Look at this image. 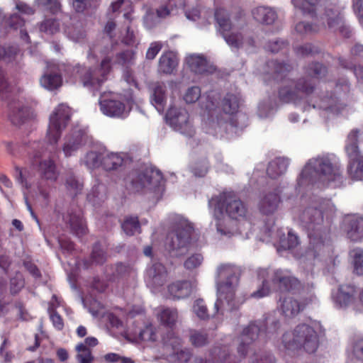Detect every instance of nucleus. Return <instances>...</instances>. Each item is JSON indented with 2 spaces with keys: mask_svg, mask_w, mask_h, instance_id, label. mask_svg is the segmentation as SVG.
I'll list each match as a JSON object with an SVG mask.
<instances>
[{
  "mask_svg": "<svg viewBox=\"0 0 363 363\" xmlns=\"http://www.w3.org/2000/svg\"><path fill=\"white\" fill-rule=\"evenodd\" d=\"M59 306L60 301L55 296H53L50 305L48 308V312L55 328H56L57 330H62L64 325L62 319L57 313L54 311V308Z\"/></svg>",
  "mask_w": 363,
  "mask_h": 363,
  "instance_id": "nucleus-50",
  "label": "nucleus"
},
{
  "mask_svg": "<svg viewBox=\"0 0 363 363\" xmlns=\"http://www.w3.org/2000/svg\"><path fill=\"white\" fill-rule=\"evenodd\" d=\"M127 188L133 192L160 191L163 179L158 169L147 167L141 172H133L127 179Z\"/></svg>",
  "mask_w": 363,
  "mask_h": 363,
  "instance_id": "nucleus-11",
  "label": "nucleus"
},
{
  "mask_svg": "<svg viewBox=\"0 0 363 363\" xmlns=\"http://www.w3.org/2000/svg\"><path fill=\"white\" fill-rule=\"evenodd\" d=\"M16 177L19 183L25 188L28 193L39 192L44 198L48 196V194L42 189L39 184H34L33 174L28 169H22L19 167L16 168Z\"/></svg>",
  "mask_w": 363,
  "mask_h": 363,
  "instance_id": "nucleus-30",
  "label": "nucleus"
},
{
  "mask_svg": "<svg viewBox=\"0 0 363 363\" xmlns=\"http://www.w3.org/2000/svg\"><path fill=\"white\" fill-rule=\"evenodd\" d=\"M289 164L288 159L277 157L269 163L267 173L269 177L276 179L286 172Z\"/></svg>",
  "mask_w": 363,
  "mask_h": 363,
  "instance_id": "nucleus-40",
  "label": "nucleus"
},
{
  "mask_svg": "<svg viewBox=\"0 0 363 363\" xmlns=\"http://www.w3.org/2000/svg\"><path fill=\"white\" fill-rule=\"evenodd\" d=\"M163 342L167 349L172 348V355L178 363H186L189 360L191 356V352L188 349L182 350L180 348L182 340L174 332L169 331L163 337Z\"/></svg>",
  "mask_w": 363,
  "mask_h": 363,
  "instance_id": "nucleus-23",
  "label": "nucleus"
},
{
  "mask_svg": "<svg viewBox=\"0 0 363 363\" xmlns=\"http://www.w3.org/2000/svg\"><path fill=\"white\" fill-rule=\"evenodd\" d=\"M157 316L163 325L172 327L177 320L178 313L175 308L162 307L157 313Z\"/></svg>",
  "mask_w": 363,
  "mask_h": 363,
  "instance_id": "nucleus-45",
  "label": "nucleus"
},
{
  "mask_svg": "<svg viewBox=\"0 0 363 363\" xmlns=\"http://www.w3.org/2000/svg\"><path fill=\"white\" fill-rule=\"evenodd\" d=\"M159 19L154 11L148 10L143 18L144 26L146 28L151 29L158 23Z\"/></svg>",
  "mask_w": 363,
  "mask_h": 363,
  "instance_id": "nucleus-60",
  "label": "nucleus"
},
{
  "mask_svg": "<svg viewBox=\"0 0 363 363\" xmlns=\"http://www.w3.org/2000/svg\"><path fill=\"white\" fill-rule=\"evenodd\" d=\"M139 337L143 341H154L156 340V333L152 325H147L143 330L140 331Z\"/></svg>",
  "mask_w": 363,
  "mask_h": 363,
  "instance_id": "nucleus-62",
  "label": "nucleus"
},
{
  "mask_svg": "<svg viewBox=\"0 0 363 363\" xmlns=\"http://www.w3.org/2000/svg\"><path fill=\"white\" fill-rule=\"evenodd\" d=\"M352 353L357 359L363 361V338L358 339L354 342Z\"/></svg>",
  "mask_w": 363,
  "mask_h": 363,
  "instance_id": "nucleus-64",
  "label": "nucleus"
},
{
  "mask_svg": "<svg viewBox=\"0 0 363 363\" xmlns=\"http://www.w3.org/2000/svg\"><path fill=\"white\" fill-rule=\"evenodd\" d=\"M313 87L311 83L305 79H301L296 85L294 90L282 88L279 91L281 99L285 102L294 101L298 103V99L303 96H310Z\"/></svg>",
  "mask_w": 363,
  "mask_h": 363,
  "instance_id": "nucleus-22",
  "label": "nucleus"
},
{
  "mask_svg": "<svg viewBox=\"0 0 363 363\" xmlns=\"http://www.w3.org/2000/svg\"><path fill=\"white\" fill-rule=\"evenodd\" d=\"M216 218V226L217 233L223 239H228L236 236L238 234H242L243 230L238 227V221L231 220L225 216H221L218 213L216 215L213 213Z\"/></svg>",
  "mask_w": 363,
  "mask_h": 363,
  "instance_id": "nucleus-21",
  "label": "nucleus"
},
{
  "mask_svg": "<svg viewBox=\"0 0 363 363\" xmlns=\"http://www.w3.org/2000/svg\"><path fill=\"white\" fill-rule=\"evenodd\" d=\"M75 349L77 352V359L79 363L93 362L94 357L91 354V349L85 345L84 343L77 345Z\"/></svg>",
  "mask_w": 363,
  "mask_h": 363,
  "instance_id": "nucleus-49",
  "label": "nucleus"
},
{
  "mask_svg": "<svg viewBox=\"0 0 363 363\" xmlns=\"http://www.w3.org/2000/svg\"><path fill=\"white\" fill-rule=\"evenodd\" d=\"M335 208L330 200L323 201L318 209L315 206L306 208L299 216L301 224L308 232L310 239V247L306 254L300 257L303 267L309 271L316 262L325 261L328 259L333 261V247L328 229L323 225L324 216L326 220L333 216ZM310 276L313 277L312 272Z\"/></svg>",
  "mask_w": 363,
  "mask_h": 363,
  "instance_id": "nucleus-1",
  "label": "nucleus"
},
{
  "mask_svg": "<svg viewBox=\"0 0 363 363\" xmlns=\"http://www.w3.org/2000/svg\"><path fill=\"white\" fill-rule=\"evenodd\" d=\"M167 99L166 86L160 83L155 84L150 95V101L158 112H163Z\"/></svg>",
  "mask_w": 363,
  "mask_h": 363,
  "instance_id": "nucleus-36",
  "label": "nucleus"
},
{
  "mask_svg": "<svg viewBox=\"0 0 363 363\" xmlns=\"http://www.w3.org/2000/svg\"><path fill=\"white\" fill-rule=\"evenodd\" d=\"M252 14L257 21L269 25L273 23L277 18L275 9L267 6H257L252 9Z\"/></svg>",
  "mask_w": 363,
  "mask_h": 363,
  "instance_id": "nucleus-35",
  "label": "nucleus"
},
{
  "mask_svg": "<svg viewBox=\"0 0 363 363\" xmlns=\"http://www.w3.org/2000/svg\"><path fill=\"white\" fill-rule=\"evenodd\" d=\"M363 140V130L353 129L347 135L345 151L349 157L347 168L348 177L353 181H363V155L359 152L357 143Z\"/></svg>",
  "mask_w": 363,
  "mask_h": 363,
  "instance_id": "nucleus-9",
  "label": "nucleus"
},
{
  "mask_svg": "<svg viewBox=\"0 0 363 363\" xmlns=\"http://www.w3.org/2000/svg\"><path fill=\"white\" fill-rule=\"evenodd\" d=\"M60 28V23L54 19H48L40 25V31L52 35L57 33Z\"/></svg>",
  "mask_w": 363,
  "mask_h": 363,
  "instance_id": "nucleus-55",
  "label": "nucleus"
},
{
  "mask_svg": "<svg viewBox=\"0 0 363 363\" xmlns=\"http://www.w3.org/2000/svg\"><path fill=\"white\" fill-rule=\"evenodd\" d=\"M178 64L177 56L175 52L168 51L163 53L159 61V71L164 74H171Z\"/></svg>",
  "mask_w": 363,
  "mask_h": 363,
  "instance_id": "nucleus-41",
  "label": "nucleus"
},
{
  "mask_svg": "<svg viewBox=\"0 0 363 363\" xmlns=\"http://www.w3.org/2000/svg\"><path fill=\"white\" fill-rule=\"evenodd\" d=\"M65 33L70 40L77 42L84 37V31L82 28L74 26H69L65 28Z\"/></svg>",
  "mask_w": 363,
  "mask_h": 363,
  "instance_id": "nucleus-57",
  "label": "nucleus"
},
{
  "mask_svg": "<svg viewBox=\"0 0 363 363\" xmlns=\"http://www.w3.org/2000/svg\"><path fill=\"white\" fill-rule=\"evenodd\" d=\"M65 186L69 194L75 196L82 191L83 184L73 175H69L66 179Z\"/></svg>",
  "mask_w": 363,
  "mask_h": 363,
  "instance_id": "nucleus-51",
  "label": "nucleus"
},
{
  "mask_svg": "<svg viewBox=\"0 0 363 363\" xmlns=\"http://www.w3.org/2000/svg\"><path fill=\"white\" fill-rule=\"evenodd\" d=\"M167 277V273L165 267L162 264L156 262L147 267L145 281L147 286L154 290L164 284Z\"/></svg>",
  "mask_w": 363,
  "mask_h": 363,
  "instance_id": "nucleus-25",
  "label": "nucleus"
},
{
  "mask_svg": "<svg viewBox=\"0 0 363 363\" xmlns=\"http://www.w3.org/2000/svg\"><path fill=\"white\" fill-rule=\"evenodd\" d=\"M356 289L352 285H341L337 290L332 291L331 297L335 306L337 308H345L354 304Z\"/></svg>",
  "mask_w": 363,
  "mask_h": 363,
  "instance_id": "nucleus-24",
  "label": "nucleus"
},
{
  "mask_svg": "<svg viewBox=\"0 0 363 363\" xmlns=\"http://www.w3.org/2000/svg\"><path fill=\"white\" fill-rule=\"evenodd\" d=\"M166 119L176 131L189 137L194 135V129L184 108L171 106L166 114Z\"/></svg>",
  "mask_w": 363,
  "mask_h": 363,
  "instance_id": "nucleus-16",
  "label": "nucleus"
},
{
  "mask_svg": "<svg viewBox=\"0 0 363 363\" xmlns=\"http://www.w3.org/2000/svg\"><path fill=\"white\" fill-rule=\"evenodd\" d=\"M257 279L260 284L250 295L257 299L269 296L272 286H277L281 290L287 291H296L301 288L300 281L285 269H259L257 271Z\"/></svg>",
  "mask_w": 363,
  "mask_h": 363,
  "instance_id": "nucleus-5",
  "label": "nucleus"
},
{
  "mask_svg": "<svg viewBox=\"0 0 363 363\" xmlns=\"http://www.w3.org/2000/svg\"><path fill=\"white\" fill-rule=\"evenodd\" d=\"M102 55L100 65L94 67L86 69L77 66L72 68L70 66L65 67L63 65H58L57 69L70 72L71 76L78 75L84 87L98 89L108 79L113 62L125 65L131 63L135 57V53L133 51H126L115 55L113 45L110 49L106 48L102 51Z\"/></svg>",
  "mask_w": 363,
  "mask_h": 363,
  "instance_id": "nucleus-3",
  "label": "nucleus"
},
{
  "mask_svg": "<svg viewBox=\"0 0 363 363\" xmlns=\"http://www.w3.org/2000/svg\"><path fill=\"white\" fill-rule=\"evenodd\" d=\"M312 104L313 108H320L331 113L337 114L343 108V104L340 103L337 98L332 96H325L319 99V102L313 101V97L310 98L309 106Z\"/></svg>",
  "mask_w": 363,
  "mask_h": 363,
  "instance_id": "nucleus-32",
  "label": "nucleus"
},
{
  "mask_svg": "<svg viewBox=\"0 0 363 363\" xmlns=\"http://www.w3.org/2000/svg\"><path fill=\"white\" fill-rule=\"evenodd\" d=\"M342 229L351 240H363V216L358 213L347 216L343 220Z\"/></svg>",
  "mask_w": 363,
  "mask_h": 363,
  "instance_id": "nucleus-20",
  "label": "nucleus"
},
{
  "mask_svg": "<svg viewBox=\"0 0 363 363\" xmlns=\"http://www.w3.org/2000/svg\"><path fill=\"white\" fill-rule=\"evenodd\" d=\"M36 114L23 98H15L9 105V117L11 123L20 125L28 120L34 118Z\"/></svg>",
  "mask_w": 363,
  "mask_h": 363,
  "instance_id": "nucleus-18",
  "label": "nucleus"
},
{
  "mask_svg": "<svg viewBox=\"0 0 363 363\" xmlns=\"http://www.w3.org/2000/svg\"><path fill=\"white\" fill-rule=\"evenodd\" d=\"M214 16L218 30L226 43L234 48L242 46L244 44V37L238 30L235 24L231 22L228 11L224 8L218 7L216 9Z\"/></svg>",
  "mask_w": 363,
  "mask_h": 363,
  "instance_id": "nucleus-14",
  "label": "nucleus"
},
{
  "mask_svg": "<svg viewBox=\"0 0 363 363\" xmlns=\"http://www.w3.org/2000/svg\"><path fill=\"white\" fill-rule=\"evenodd\" d=\"M201 97V90L199 86L189 88L183 96V99L187 104L196 102Z\"/></svg>",
  "mask_w": 363,
  "mask_h": 363,
  "instance_id": "nucleus-59",
  "label": "nucleus"
},
{
  "mask_svg": "<svg viewBox=\"0 0 363 363\" xmlns=\"http://www.w3.org/2000/svg\"><path fill=\"white\" fill-rule=\"evenodd\" d=\"M91 259L96 264H102L106 260L104 250L99 244L95 245L93 248Z\"/></svg>",
  "mask_w": 363,
  "mask_h": 363,
  "instance_id": "nucleus-63",
  "label": "nucleus"
},
{
  "mask_svg": "<svg viewBox=\"0 0 363 363\" xmlns=\"http://www.w3.org/2000/svg\"><path fill=\"white\" fill-rule=\"evenodd\" d=\"M121 6H123L125 10L123 13V18L126 21L125 24L130 22V11H132L131 3L128 0H111V8L112 11L116 12ZM125 35L122 38V42L129 46H136L138 44V40L136 34L128 25H126Z\"/></svg>",
  "mask_w": 363,
  "mask_h": 363,
  "instance_id": "nucleus-19",
  "label": "nucleus"
},
{
  "mask_svg": "<svg viewBox=\"0 0 363 363\" xmlns=\"http://www.w3.org/2000/svg\"><path fill=\"white\" fill-rule=\"evenodd\" d=\"M262 333V331L260 330L259 326L255 323L251 324L246 328L241 335V343L238 349L239 354L243 356L246 351V345L256 340Z\"/></svg>",
  "mask_w": 363,
  "mask_h": 363,
  "instance_id": "nucleus-37",
  "label": "nucleus"
},
{
  "mask_svg": "<svg viewBox=\"0 0 363 363\" xmlns=\"http://www.w3.org/2000/svg\"><path fill=\"white\" fill-rule=\"evenodd\" d=\"M102 152L91 151L87 152L81 160V162L84 164L88 169H92L99 167L102 162Z\"/></svg>",
  "mask_w": 363,
  "mask_h": 363,
  "instance_id": "nucleus-48",
  "label": "nucleus"
},
{
  "mask_svg": "<svg viewBox=\"0 0 363 363\" xmlns=\"http://www.w3.org/2000/svg\"><path fill=\"white\" fill-rule=\"evenodd\" d=\"M123 231L128 235H133L139 232L140 225L136 217H130L125 219L122 224Z\"/></svg>",
  "mask_w": 363,
  "mask_h": 363,
  "instance_id": "nucleus-53",
  "label": "nucleus"
},
{
  "mask_svg": "<svg viewBox=\"0 0 363 363\" xmlns=\"http://www.w3.org/2000/svg\"><path fill=\"white\" fill-rule=\"evenodd\" d=\"M184 11L186 18L196 22L201 28H204L211 23L212 15L209 9L196 6L185 8Z\"/></svg>",
  "mask_w": 363,
  "mask_h": 363,
  "instance_id": "nucleus-31",
  "label": "nucleus"
},
{
  "mask_svg": "<svg viewBox=\"0 0 363 363\" xmlns=\"http://www.w3.org/2000/svg\"><path fill=\"white\" fill-rule=\"evenodd\" d=\"M21 55L15 46L0 45V65L9 64L18 61ZM7 89V81L4 71L0 68V91Z\"/></svg>",
  "mask_w": 363,
  "mask_h": 363,
  "instance_id": "nucleus-27",
  "label": "nucleus"
},
{
  "mask_svg": "<svg viewBox=\"0 0 363 363\" xmlns=\"http://www.w3.org/2000/svg\"><path fill=\"white\" fill-rule=\"evenodd\" d=\"M190 341L195 347H202L207 343V335L203 332L194 330L190 335Z\"/></svg>",
  "mask_w": 363,
  "mask_h": 363,
  "instance_id": "nucleus-56",
  "label": "nucleus"
},
{
  "mask_svg": "<svg viewBox=\"0 0 363 363\" xmlns=\"http://www.w3.org/2000/svg\"><path fill=\"white\" fill-rule=\"evenodd\" d=\"M193 311L200 319L205 320L210 317L206 305L205 304L204 301L201 298H197L195 300L193 305Z\"/></svg>",
  "mask_w": 363,
  "mask_h": 363,
  "instance_id": "nucleus-54",
  "label": "nucleus"
},
{
  "mask_svg": "<svg viewBox=\"0 0 363 363\" xmlns=\"http://www.w3.org/2000/svg\"><path fill=\"white\" fill-rule=\"evenodd\" d=\"M238 269L230 264H220L217 268V300L214 304L215 313H223L237 307L235 291L238 285Z\"/></svg>",
  "mask_w": 363,
  "mask_h": 363,
  "instance_id": "nucleus-4",
  "label": "nucleus"
},
{
  "mask_svg": "<svg viewBox=\"0 0 363 363\" xmlns=\"http://www.w3.org/2000/svg\"><path fill=\"white\" fill-rule=\"evenodd\" d=\"M345 182L339 162L330 155L310 159L297 179L300 189L313 184L322 187L339 188Z\"/></svg>",
  "mask_w": 363,
  "mask_h": 363,
  "instance_id": "nucleus-2",
  "label": "nucleus"
},
{
  "mask_svg": "<svg viewBox=\"0 0 363 363\" xmlns=\"http://www.w3.org/2000/svg\"><path fill=\"white\" fill-rule=\"evenodd\" d=\"M72 116V110L66 104L56 106L50 115L46 140L50 145L49 151L55 149L63 130L67 127Z\"/></svg>",
  "mask_w": 363,
  "mask_h": 363,
  "instance_id": "nucleus-12",
  "label": "nucleus"
},
{
  "mask_svg": "<svg viewBox=\"0 0 363 363\" xmlns=\"http://www.w3.org/2000/svg\"><path fill=\"white\" fill-rule=\"evenodd\" d=\"M277 236L279 237L280 247L284 250H293L299 243L298 238L291 230L287 231V237L285 233L278 232Z\"/></svg>",
  "mask_w": 363,
  "mask_h": 363,
  "instance_id": "nucleus-46",
  "label": "nucleus"
},
{
  "mask_svg": "<svg viewBox=\"0 0 363 363\" xmlns=\"http://www.w3.org/2000/svg\"><path fill=\"white\" fill-rule=\"evenodd\" d=\"M354 272L358 275H363V250L355 249L351 252Z\"/></svg>",
  "mask_w": 363,
  "mask_h": 363,
  "instance_id": "nucleus-52",
  "label": "nucleus"
},
{
  "mask_svg": "<svg viewBox=\"0 0 363 363\" xmlns=\"http://www.w3.org/2000/svg\"><path fill=\"white\" fill-rule=\"evenodd\" d=\"M133 103L132 95L125 96L113 92L103 93L99 101L100 111L104 115L119 118L128 116Z\"/></svg>",
  "mask_w": 363,
  "mask_h": 363,
  "instance_id": "nucleus-10",
  "label": "nucleus"
},
{
  "mask_svg": "<svg viewBox=\"0 0 363 363\" xmlns=\"http://www.w3.org/2000/svg\"><path fill=\"white\" fill-rule=\"evenodd\" d=\"M39 173L45 180L55 182L59 177V171L55 162L50 158L43 159L39 162Z\"/></svg>",
  "mask_w": 363,
  "mask_h": 363,
  "instance_id": "nucleus-39",
  "label": "nucleus"
},
{
  "mask_svg": "<svg viewBox=\"0 0 363 363\" xmlns=\"http://www.w3.org/2000/svg\"><path fill=\"white\" fill-rule=\"evenodd\" d=\"M281 193L277 188L264 194L258 204L259 211L264 215L274 214L281 203Z\"/></svg>",
  "mask_w": 363,
  "mask_h": 363,
  "instance_id": "nucleus-26",
  "label": "nucleus"
},
{
  "mask_svg": "<svg viewBox=\"0 0 363 363\" xmlns=\"http://www.w3.org/2000/svg\"><path fill=\"white\" fill-rule=\"evenodd\" d=\"M209 207L213 208V213H218L221 216L224 215L231 220L241 222L242 225L249 227L250 223L245 219L247 214V208L245 204L231 193H223L218 196L213 197L208 202Z\"/></svg>",
  "mask_w": 363,
  "mask_h": 363,
  "instance_id": "nucleus-8",
  "label": "nucleus"
},
{
  "mask_svg": "<svg viewBox=\"0 0 363 363\" xmlns=\"http://www.w3.org/2000/svg\"><path fill=\"white\" fill-rule=\"evenodd\" d=\"M219 99L218 93L211 91L201 97V107L207 113L208 122H206L209 127L206 128V132L209 134L218 135L220 129L223 125V123L217 118L216 121L213 118L214 113L218 108V100Z\"/></svg>",
  "mask_w": 363,
  "mask_h": 363,
  "instance_id": "nucleus-17",
  "label": "nucleus"
},
{
  "mask_svg": "<svg viewBox=\"0 0 363 363\" xmlns=\"http://www.w3.org/2000/svg\"><path fill=\"white\" fill-rule=\"evenodd\" d=\"M50 70L45 72L40 78L41 86L50 91H53L61 86L62 79L60 74L54 72V67L48 66Z\"/></svg>",
  "mask_w": 363,
  "mask_h": 363,
  "instance_id": "nucleus-38",
  "label": "nucleus"
},
{
  "mask_svg": "<svg viewBox=\"0 0 363 363\" xmlns=\"http://www.w3.org/2000/svg\"><path fill=\"white\" fill-rule=\"evenodd\" d=\"M315 326L317 325L299 324L293 331L286 333L282 337L284 347L289 350L303 349L308 353H313L319 345Z\"/></svg>",
  "mask_w": 363,
  "mask_h": 363,
  "instance_id": "nucleus-7",
  "label": "nucleus"
},
{
  "mask_svg": "<svg viewBox=\"0 0 363 363\" xmlns=\"http://www.w3.org/2000/svg\"><path fill=\"white\" fill-rule=\"evenodd\" d=\"M320 0H291V2L296 9L303 13L311 14L316 11L317 5Z\"/></svg>",
  "mask_w": 363,
  "mask_h": 363,
  "instance_id": "nucleus-47",
  "label": "nucleus"
},
{
  "mask_svg": "<svg viewBox=\"0 0 363 363\" xmlns=\"http://www.w3.org/2000/svg\"><path fill=\"white\" fill-rule=\"evenodd\" d=\"M107 197L106 186L98 181L94 184L91 190L87 195V199L93 206L100 205Z\"/></svg>",
  "mask_w": 363,
  "mask_h": 363,
  "instance_id": "nucleus-42",
  "label": "nucleus"
},
{
  "mask_svg": "<svg viewBox=\"0 0 363 363\" xmlns=\"http://www.w3.org/2000/svg\"><path fill=\"white\" fill-rule=\"evenodd\" d=\"M176 234L172 238L169 250L174 257L185 255L191 248V236L194 231L193 225L182 216H177L175 220Z\"/></svg>",
  "mask_w": 363,
  "mask_h": 363,
  "instance_id": "nucleus-13",
  "label": "nucleus"
},
{
  "mask_svg": "<svg viewBox=\"0 0 363 363\" xmlns=\"http://www.w3.org/2000/svg\"><path fill=\"white\" fill-rule=\"evenodd\" d=\"M186 61L191 70L196 74L212 73L215 69L201 55H189L186 57Z\"/></svg>",
  "mask_w": 363,
  "mask_h": 363,
  "instance_id": "nucleus-33",
  "label": "nucleus"
},
{
  "mask_svg": "<svg viewBox=\"0 0 363 363\" xmlns=\"http://www.w3.org/2000/svg\"><path fill=\"white\" fill-rule=\"evenodd\" d=\"M196 286L195 281H177L167 287L169 298L182 299L189 297Z\"/></svg>",
  "mask_w": 363,
  "mask_h": 363,
  "instance_id": "nucleus-29",
  "label": "nucleus"
},
{
  "mask_svg": "<svg viewBox=\"0 0 363 363\" xmlns=\"http://www.w3.org/2000/svg\"><path fill=\"white\" fill-rule=\"evenodd\" d=\"M65 222L69 224L72 232L78 238H82L86 233V227L79 211L69 213L65 217Z\"/></svg>",
  "mask_w": 363,
  "mask_h": 363,
  "instance_id": "nucleus-34",
  "label": "nucleus"
},
{
  "mask_svg": "<svg viewBox=\"0 0 363 363\" xmlns=\"http://www.w3.org/2000/svg\"><path fill=\"white\" fill-rule=\"evenodd\" d=\"M203 256L199 254H194L189 257L184 262V266L188 270L199 267L203 262Z\"/></svg>",
  "mask_w": 363,
  "mask_h": 363,
  "instance_id": "nucleus-58",
  "label": "nucleus"
},
{
  "mask_svg": "<svg viewBox=\"0 0 363 363\" xmlns=\"http://www.w3.org/2000/svg\"><path fill=\"white\" fill-rule=\"evenodd\" d=\"M240 105V96L228 94L223 100L221 108L226 115H233L238 112Z\"/></svg>",
  "mask_w": 363,
  "mask_h": 363,
  "instance_id": "nucleus-43",
  "label": "nucleus"
},
{
  "mask_svg": "<svg viewBox=\"0 0 363 363\" xmlns=\"http://www.w3.org/2000/svg\"><path fill=\"white\" fill-rule=\"evenodd\" d=\"M72 7L76 12L82 13L88 8L95 6L93 0H72Z\"/></svg>",
  "mask_w": 363,
  "mask_h": 363,
  "instance_id": "nucleus-61",
  "label": "nucleus"
},
{
  "mask_svg": "<svg viewBox=\"0 0 363 363\" xmlns=\"http://www.w3.org/2000/svg\"><path fill=\"white\" fill-rule=\"evenodd\" d=\"M312 288L313 284L309 283L307 284V286H304L302 288L301 296L303 297L306 292L308 294V297L306 298L302 302H299L290 294L281 297L278 303V309L281 314L286 318H292L296 316L304 309L306 305L315 299V296L311 291Z\"/></svg>",
  "mask_w": 363,
  "mask_h": 363,
  "instance_id": "nucleus-15",
  "label": "nucleus"
},
{
  "mask_svg": "<svg viewBox=\"0 0 363 363\" xmlns=\"http://www.w3.org/2000/svg\"><path fill=\"white\" fill-rule=\"evenodd\" d=\"M102 155L101 165L106 170L115 169L123 164V158L118 153L104 151Z\"/></svg>",
  "mask_w": 363,
  "mask_h": 363,
  "instance_id": "nucleus-44",
  "label": "nucleus"
},
{
  "mask_svg": "<svg viewBox=\"0 0 363 363\" xmlns=\"http://www.w3.org/2000/svg\"><path fill=\"white\" fill-rule=\"evenodd\" d=\"M86 135L84 130H74L67 135L62 147V151L66 157L73 155L85 142Z\"/></svg>",
  "mask_w": 363,
  "mask_h": 363,
  "instance_id": "nucleus-28",
  "label": "nucleus"
},
{
  "mask_svg": "<svg viewBox=\"0 0 363 363\" xmlns=\"http://www.w3.org/2000/svg\"><path fill=\"white\" fill-rule=\"evenodd\" d=\"M345 6L329 5L326 7L324 14L320 17L321 25L309 23L305 21H300L295 25V32L301 36L311 35L319 31L322 28L327 27L333 32L339 31L342 35L349 37L350 30L343 21L342 11Z\"/></svg>",
  "mask_w": 363,
  "mask_h": 363,
  "instance_id": "nucleus-6",
  "label": "nucleus"
}]
</instances>
